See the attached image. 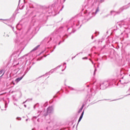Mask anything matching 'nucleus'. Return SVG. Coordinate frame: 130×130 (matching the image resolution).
I'll list each match as a JSON object with an SVG mask.
<instances>
[{
	"label": "nucleus",
	"mask_w": 130,
	"mask_h": 130,
	"mask_svg": "<svg viewBox=\"0 0 130 130\" xmlns=\"http://www.w3.org/2000/svg\"><path fill=\"white\" fill-rule=\"evenodd\" d=\"M99 12V7H98L95 10V14H97L98 12Z\"/></svg>",
	"instance_id": "obj_20"
},
{
	"label": "nucleus",
	"mask_w": 130,
	"mask_h": 130,
	"mask_svg": "<svg viewBox=\"0 0 130 130\" xmlns=\"http://www.w3.org/2000/svg\"><path fill=\"white\" fill-rule=\"evenodd\" d=\"M47 13L49 14V12L46 11L43 8H41L37 9L35 11L31 12L30 16H32V18L38 17L40 19H43V18H46L47 17Z\"/></svg>",
	"instance_id": "obj_2"
},
{
	"label": "nucleus",
	"mask_w": 130,
	"mask_h": 130,
	"mask_svg": "<svg viewBox=\"0 0 130 130\" xmlns=\"http://www.w3.org/2000/svg\"><path fill=\"white\" fill-rule=\"evenodd\" d=\"M84 13L85 14V18H86L87 20H90L93 17L92 13L88 10H85Z\"/></svg>",
	"instance_id": "obj_7"
},
{
	"label": "nucleus",
	"mask_w": 130,
	"mask_h": 130,
	"mask_svg": "<svg viewBox=\"0 0 130 130\" xmlns=\"http://www.w3.org/2000/svg\"><path fill=\"white\" fill-rule=\"evenodd\" d=\"M37 121H38V122H40V121L39 120V118L37 119Z\"/></svg>",
	"instance_id": "obj_39"
},
{
	"label": "nucleus",
	"mask_w": 130,
	"mask_h": 130,
	"mask_svg": "<svg viewBox=\"0 0 130 130\" xmlns=\"http://www.w3.org/2000/svg\"><path fill=\"white\" fill-rule=\"evenodd\" d=\"M31 8H34V7H30Z\"/></svg>",
	"instance_id": "obj_64"
},
{
	"label": "nucleus",
	"mask_w": 130,
	"mask_h": 130,
	"mask_svg": "<svg viewBox=\"0 0 130 130\" xmlns=\"http://www.w3.org/2000/svg\"><path fill=\"white\" fill-rule=\"evenodd\" d=\"M67 30H68V31H69V30H70V27H68Z\"/></svg>",
	"instance_id": "obj_45"
},
{
	"label": "nucleus",
	"mask_w": 130,
	"mask_h": 130,
	"mask_svg": "<svg viewBox=\"0 0 130 130\" xmlns=\"http://www.w3.org/2000/svg\"><path fill=\"white\" fill-rule=\"evenodd\" d=\"M9 26H10V27H11L12 28L13 31H14V32H15V30H14V27L12 26V25H10Z\"/></svg>",
	"instance_id": "obj_31"
},
{
	"label": "nucleus",
	"mask_w": 130,
	"mask_h": 130,
	"mask_svg": "<svg viewBox=\"0 0 130 130\" xmlns=\"http://www.w3.org/2000/svg\"><path fill=\"white\" fill-rule=\"evenodd\" d=\"M15 42L16 43V44L20 45L21 44V42H20V39L16 38L15 40Z\"/></svg>",
	"instance_id": "obj_13"
},
{
	"label": "nucleus",
	"mask_w": 130,
	"mask_h": 130,
	"mask_svg": "<svg viewBox=\"0 0 130 130\" xmlns=\"http://www.w3.org/2000/svg\"><path fill=\"white\" fill-rule=\"evenodd\" d=\"M84 106H85V105L83 104L82 106L78 111V113H81L82 112V111L83 110V109L84 108Z\"/></svg>",
	"instance_id": "obj_14"
},
{
	"label": "nucleus",
	"mask_w": 130,
	"mask_h": 130,
	"mask_svg": "<svg viewBox=\"0 0 130 130\" xmlns=\"http://www.w3.org/2000/svg\"><path fill=\"white\" fill-rule=\"evenodd\" d=\"M111 86V83L108 81H104L102 84L95 85L92 87V89H90V92L88 93L89 98H93L95 96V92H97L101 90H105L107 87Z\"/></svg>",
	"instance_id": "obj_1"
},
{
	"label": "nucleus",
	"mask_w": 130,
	"mask_h": 130,
	"mask_svg": "<svg viewBox=\"0 0 130 130\" xmlns=\"http://www.w3.org/2000/svg\"><path fill=\"white\" fill-rule=\"evenodd\" d=\"M98 68H99V65H98Z\"/></svg>",
	"instance_id": "obj_61"
},
{
	"label": "nucleus",
	"mask_w": 130,
	"mask_h": 130,
	"mask_svg": "<svg viewBox=\"0 0 130 130\" xmlns=\"http://www.w3.org/2000/svg\"><path fill=\"white\" fill-rule=\"evenodd\" d=\"M91 39H92V40L94 39V36H91Z\"/></svg>",
	"instance_id": "obj_38"
},
{
	"label": "nucleus",
	"mask_w": 130,
	"mask_h": 130,
	"mask_svg": "<svg viewBox=\"0 0 130 130\" xmlns=\"http://www.w3.org/2000/svg\"><path fill=\"white\" fill-rule=\"evenodd\" d=\"M25 120L26 121H28V119H26Z\"/></svg>",
	"instance_id": "obj_53"
},
{
	"label": "nucleus",
	"mask_w": 130,
	"mask_h": 130,
	"mask_svg": "<svg viewBox=\"0 0 130 130\" xmlns=\"http://www.w3.org/2000/svg\"><path fill=\"white\" fill-rule=\"evenodd\" d=\"M53 51H54V50H53L51 52H53Z\"/></svg>",
	"instance_id": "obj_57"
},
{
	"label": "nucleus",
	"mask_w": 130,
	"mask_h": 130,
	"mask_svg": "<svg viewBox=\"0 0 130 130\" xmlns=\"http://www.w3.org/2000/svg\"><path fill=\"white\" fill-rule=\"evenodd\" d=\"M128 95H130V93L129 94L127 95V96H128Z\"/></svg>",
	"instance_id": "obj_63"
},
{
	"label": "nucleus",
	"mask_w": 130,
	"mask_h": 130,
	"mask_svg": "<svg viewBox=\"0 0 130 130\" xmlns=\"http://www.w3.org/2000/svg\"><path fill=\"white\" fill-rule=\"evenodd\" d=\"M82 59H88V57H83Z\"/></svg>",
	"instance_id": "obj_34"
},
{
	"label": "nucleus",
	"mask_w": 130,
	"mask_h": 130,
	"mask_svg": "<svg viewBox=\"0 0 130 130\" xmlns=\"http://www.w3.org/2000/svg\"><path fill=\"white\" fill-rule=\"evenodd\" d=\"M18 64H19V63H18L16 64V66H18Z\"/></svg>",
	"instance_id": "obj_60"
},
{
	"label": "nucleus",
	"mask_w": 130,
	"mask_h": 130,
	"mask_svg": "<svg viewBox=\"0 0 130 130\" xmlns=\"http://www.w3.org/2000/svg\"><path fill=\"white\" fill-rule=\"evenodd\" d=\"M63 2H66V0H63Z\"/></svg>",
	"instance_id": "obj_59"
},
{
	"label": "nucleus",
	"mask_w": 130,
	"mask_h": 130,
	"mask_svg": "<svg viewBox=\"0 0 130 130\" xmlns=\"http://www.w3.org/2000/svg\"><path fill=\"white\" fill-rule=\"evenodd\" d=\"M64 71V70H62V72H63Z\"/></svg>",
	"instance_id": "obj_56"
},
{
	"label": "nucleus",
	"mask_w": 130,
	"mask_h": 130,
	"mask_svg": "<svg viewBox=\"0 0 130 130\" xmlns=\"http://www.w3.org/2000/svg\"><path fill=\"white\" fill-rule=\"evenodd\" d=\"M64 64H67V63L66 62H64L63 63V66H64Z\"/></svg>",
	"instance_id": "obj_44"
},
{
	"label": "nucleus",
	"mask_w": 130,
	"mask_h": 130,
	"mask_svg": "<svg viewBox=\"0 0 130 130\" xmlns=\"http://www.w3.org/2000/svg\"><path fill=\"white\" fill-rule=\"evenodd\" d=\"M54 72V71H53V70H51L50 71L46 73L45 75L46 76H47V75H51V74H53Z\"/></svg>",
	"instance_id": "obj_17"
},
{
	"label": "nucleus",
	"mask_w": 130,
	"mask_h": 130,
	"mask_svg": "<svg viewBox=\"0 0 130 130\" xmlns=\"http://www.w3.org/2000/svg\"><path fill=\"white\" fill-rule=\"evenodd\" d=\"M69 37V36H68V35H65L64 36H63V37H62V41H60L59 43H58V45H60V43H61L62 42H64V39H63V38H68Z\"/></svg>",
	"instance_id": "obj_10"
},
{
	"label": "nucleus",
	"mask_w": 130,
	"mask_h": 130,
	"mask_svg": "<svg viewBox=\"0 0 130 130\" xmlns=\"http://www.w3.org/2000/svg\"><path fill=\"white\" fill-rule=\"evenodd\" d=\"M42 114H43V116H45V117H46V116H47L48 114H49V113H47V111L46 112L43 111L42 112Z\"/></svg>",
	"instance_id": "obj_16"
},
{
	"label": "nucleus",
	"mask_w": 130,
	"mask_h": 130,
	"mask_svg": "<svg viewBox=\"0 0 130 130\" xmlns=\"http://www.w3.org/2000/svg\"><path fill=\"white\" fill-rule=\"evenodd\" d=\"M85 112V109H84L82 111V112L81 113V114L78 119V122L77 123V125L79 124V122H80V121H81V120H82V118H83V116H84V113Z\"/></svg>",
	"instance_id": "obj_9"
},
{
	"label": "nucleus",
	"mask_w": 130,
	"mask_h": 130,
	"mask_svg": "<svg viewBox=\"0 0 130 130\" xmlns=\"http://www.w3.org/2000/svg\"><path fill=\"white\" fill-rule=\"evenodd\" d=\"M20 2H21V0L19 1V4H18V5L20 4Z\"/></svg>",
	"instance_id": "obj_48"
},
{
	"label": "nucleus",
	"mask_w": 130,
	"mask_h": 130,
	"mask_svg": "<svg viewBox=\"0 0 130 130\" xmlns=\"http://www.w3.org/2000/svg\"><path fill=\"white\" fill-rule=\"evenodd\" d=\"M47 105H48V102H46V103L43 104V105H42V107H46Z\"/></svg>",
	"instance_id": "obj_18"
},
{
	"label": "nucleus",
	"mask_w": 130,
	"mask_h": 130,
	"mask_svg": "<svg viewBox=\"0 0 130 130\" xmlns=\"http://www.w3.org/2000/svg\"><path fill=\"white\" fill-rule=\"evenodd\" d=\"M64 128H61V129H60V130H64Z\"/></svg>",
	"instance_id": "obj_47"
},
{
	"label": "nucleus",
	"mask_w": 130,
	"mask_h": 130,
	"mask_svg": "<svg viewBox=\"0 0 130 130\" xmlns=\"http://www.w3.org/2000/svg\"><path fill=\"white\" fill-rule=\"evenodd\" d=\"M116 28H117L116 29H114V31H116V30H117V29H119V28H124L125 29H127V28H128V25L126 24V23L121 22L116 24Z\"/></svg>",
	"instance_id": "obj_5"
},
{
	"label": "nucleus",
	"mask_w": 130,
	"mask_h": 130,
	"mask_svg": "<svg viewBox=\"0 0 130 130\" xmlns=\"http://www.w3.org/2000/svg\"><path fill=\"white\" fill-rule=\"evenodd\" d=\"M38 105V104H37L36 105H35L34 106V109H35V108H36V106Z\"/></svg>",
	"instance_id": "obj_33"
},
{
	"label": "nucleus",
	"mask_w": 130,
	"mask_h": 130,
	"mask_svg": "<svg viewBox=\"0 0 130 130\" xmlns=\"http://www.w3.org/2000/svg\"><path fill=\"white\" fill-rule=\"evenodd\" d=\"M43 58V56H41V57L38 58L37 59V60H38V61H39V60H41Z\"/></svg>",
	"instance_id": "obj_24"
},
{
	"label": "nucleus",
	"mask_w": 130,
	"mask_h": 130,
	"mask_svg": "<svg viewBox=\"0 0 130 130\" xmlns=\"http://www.w3.org/2000/svg\"><path fill=\"white\" fill-rule=\"evenodd\" d=\"M105 47H106V45H104V46L103 47L102 49H105Z\"/></svg>",
	"instance_id": "obj_32"
},
{
	"label": "nucleus",
	"mask_w": 130,
	"mask_h": 130,
	"mask_svg": "<svg viewBox=\"0 0 130 130\" xmlns=\"http://www.w3.org/2000/svg\"><path fill=\"white\" fill-rule=\"evenodd\" d=\"M5 71V69H2L0 71V75H2L3 74V72Z\"/></svg>",
	"instance_id": "obj_25"
},
{
	"label": "nucleus",
	"mask_w": 130,
	"mask_h": 130,
	"mask_svg": "<svg viewBox=\"0 0 130 130\" xmlns=\"http://www.w3.org/2000/svg\"><path fill=\"white\" fill-rule=\"evenodd\" d=\"M23 78L24 75H22L21 77H18L16 79H15V82H16V83H19L20 81H21V80H22V79H23Z\"/></svg>",
	"instance_id": "obj_11"
},
{
	"label": "nucleus",
	"mask_w": 130,
	"mask_h": 130,
	"mask_svg": "<svg viewBox=\"0 0 130 130\" xmlns=\"http://www.w3.org/2000/svg\"><path fill=\"white\" fill-rule=\"evenodd\" d=\"M61 29H63V26L60 27L58 31H54L49 37L45 38L44 42H46L48 44L51 41H54L55 42L57 41L58 39H60V36L58 34V31H60Z\"/></svg>",
	"instance_id": "obj_3"
},
{
	"label": "nucleus",
	"mask_w": 130,
	"mask_h": 130,
	"mask_svg": "<svg viewBox=\"0 0 130 130\" xmlns=\"http://www.w3.org/2000/svg\"><path fill=\"white\" fill-rule=\"evenodd\" d=\"M25 102H27V101H26L25 102H24L23 103V104H24V103H25Z\"/></svg>",
	"instance_id": "obj_49"
},
{
	"label": "nucleus",
	"mask_w": 130,
	"mask_h": 130,
	"mask_svg": "<svg viewBox=\"0 0 130 130\" xmlns=\"http://www.w3.org/2000/svg\"><path fill=\"white\" fill-rule=\"evenodd\" d=\"M47 112V113H49V114L50 113H52V112H53V107L52 106L48 107Z\"/></svg>",
	"instance_id": "obj_8"
},
{
	"label": "nucleus",
	"mask_w": 130,
	"mask_h": 130,
	"mask_svg": "<svg viewBox=\"0 0 130 130\" xmlns=\"http://www.w3.org/2000/svg\"><path fill=\"white\" fill-rule=\"evenodd\" d=\"M94 34H95V36L97 37V35H99L100 32H99V31H95L94 32Z\"/></svg>",
	"instance_id": "obj_22"
},
{
	"label": "nucleus",
	"mask_w": 130,
	"mask_h": 130,
	"mask_svg": "<svg viewBox=\"0 0 130 130\" xmlns=\"http://www.w3.org/2000/svg\"><path fill=\"white\" fill-rule=\"evenodd\" d=\"M39 47H40V45H38L37 46H36L35 48H34L30 52H33V51H36V50H37V49H38V48H39Z\"/></svg>",
	"instance_id": "obj_15"
},
{
	"label": "nucleus",
	"mask_w": 130,
	"mask_h": 130,
	"mask_svg": "<svg viewBox=\"0 0 130 130\" xmlns=\"http://www.w3.org/2000/svg\"><path fill=\"white\" fill-rule=\"evenodd\" d=\"M96 72H97V69L95 68V70L93 73V76H95V75H96Z\"/></svg>",
	"instance_id": "obj_23"
},
{
	"label": "nucleus",
	"mask_w": 130,
	"mask_h": 130,
	"mask_svg": "<svg viewBox=\"0 0 130 130\" xmlns=\"http://www.w3.org/2000/svg\"><path fill=\"white\" fill-rule=\"evenodd\" d=\"M27 73H28V70H26L25 71V72H24V74L23 75V76H24V77H25V76L26 75V74H27Z\"/></svg>",
	"instance_id": "obj_27"
},
{
	"label": "nucleus",
	"mask_w": 130,
	"mask_h": 130,
	"mask_svg": "<svg viewBox=\"0 0 130 130\" xmlns=\"http://www.w3.org/2000/svg\"><path fill=\"white\" fill-rule=\"evenodd\" d=\"M44 56V57H46L47 56V55H45Z\"/></svg>",
	"instance_id": "obj_52"
},
{
	"label": "nucleus",
	"mask_w": 130,
	"mask_h": 130,
	"mask_svg": "<svg viewBox=\"0 0 130 130\" xmlns=\"http://www.w3.org/2000/svg\"><path fill=\"white\" fill-rule=\"evenodd\" d=\"M128 8H129V6H123L122 7L120 8L118 11H111V14L112 15L114 13H115V14H114V16H115V15H119V14L122 13V12H123L124 10H127Z\"/></svg>",
	"instance_id": "obj_4"
},
{
	"label": "nucleus",
	"mask_w": 130,
	"mask_h": 130,
	"mask_svg": "<svg viewBox=\"0 0 130 130\" xmlns=\"http://www.w3.org/2000/svg\"><path fill=\"white\" fill-rule=\"evenodd\" d=\"M56 97H57V96H56V95L54 96V98H55Z\"/></svg>",
	"instance_id": "obj_51"
},
{
	"label": "nucleus",
	"mask_w": 130,
	"mask_h": 130,
	"mask_svg": "<svg viewBox=\"0 0 130 130\" xmlns=\"http://www.w3.org/2000/svg\"><path fill=\"white\" fill-rule=\"evenodd\" d=\"M37 117H37V116H34V117H32V120L33 121H34V118H35V119H36V118H37Z\"/></svg>",
	"instance_id": "obj_28"
},
{
	"label": "nucleus",
	"mask_w": 130,
	"mask_h": 130,
	"mask_svg": "<svg viewBox=\"0 0 130 130\" xmlns=\"http://www.w3.org/2000/svg\"><path fill=\"white\" fill-rule=\"evenodd\" d=\"M68 88H69L70 90H73V91H78V90L71 87V86H69Z\"/></svg>",
	"instance_id": "obj_19"
},
{
	"label": "nucleus",
	"mask_w": 130,
	"mask_h": 130,
	"mask_svg": "<svg viewBox=\"0 0 130 130\" xmlns=\"http://www.w3.org/2000/svg\"><path fill=\"white\" fill-rule=\"evenodd\" d=\"M16 29L19 30V31H21V30H22V25L19 23L17 24L16 25Z\"/></svg>",
	"instance_id": "obj_12"
},
{
	"label": "nucleus",
	"mask_w": 130,
	"mask_h": 130,
	"mask_svg": "<svg viewBox=\"0 0 130 130\" xmlns=\"http://www.w3.org/2000/svg\"><path fill=\"white\" fill-rule=\"evenodd\" d=\"M80 25V21L79 20H74L73 22V24L71 27H73V29H75L76 28L75 31H77V30L80 29L81 27H82V25H80L79 27H78Z\"/></svg>",
	"instance_id": "obj_6"
},
{
	"label": "nucleus",
	"mask_w": 130,
	"mask_h": 130,
	"mask_svg": "<svg viewBox=\"0 0 130 130\" xmlns=\"http://www.w3.org/2000/svg\"><path fill=\"white\" fill-rule=\"evenodd\" d=\"M60 67H61V65H59V66H58V68H60Z\"/></svg>",
	"instance_id": "obj_43"
},
{
	"label": "nucleus",
	"mask_w": 130,
	"mask_h": 130,
	"mask_svg": "<svg viewBox=\"0 0 130 130\" xmlns=\"http://www.w3.org/2000/svg\"><path fill=\"white\" fill-rule=\"evenodd\" d=\"M16 119H18V120H21V119H22V118H20V117H18L16 118Z\"/></svg>",
	"instance_id": "obj_30"
},
{
	"label": "nucleus",
	"mask_w": 130,
	"mask_h": 130,
	"mask_svg": "<svg viewBox=\"0 0 130 130\" xmlns=\"http://www.w3.org/2000/svg\"><path fill=\"white\" fill-rule=\"evenodd\" d=\"M56 47L55 46L54 47V49H55Z\"/></svg>",
	"instance_id": "obj_50"
},
{
	"label": "nucleus",
	"mask_w": 130,
	"mask_h": 130,
	"mask_svg": "<svg viewBox=\"0 0 130 130\" xmlns=\"http://www.w3.org/2000/svg\"><path fill=\"white\" fill-rule=\"evenodd\" d=\"M63 8V6L62 8L60 10V11H62Z\"/></svg>",
	"instance_id": "obj_42"
},
{
	"label": "nucleus",
	"mask_w": 130,
	"mask_h": 130,
	"mask_svg": "<svg viewBox=\"0 0 130 130\" xmlns=\"http://www.w3.org/2000/svg\"><path fill=\"white\" fill-rule=\"evenodd\" d=\"M24 107L26 108V107H27V105H24Z\"/></svg>",
	"instance_id": "obj_40"
},
{
	"label": "nucleus",
	"mask_w": 130,
	"mask_h": 130,
	"mask_svg": "<svg viewBox=\"0 0 130 130\" xmlns=\"http://www.w3.org/2000/svg\"><path fill=\"white\" fill-rule=\"evenodd\" d=\"M11 84L12 85H15V82L14 81H12Z\"/></svg>",
	"instance_id": "obj_35"
},
{
	"label": "nucleus",
	"mask_w": 130,
	"mask_h": 130,
	"mask_svg": "<svg viewBox=\"0 0 130 130\" xmlns=\"http://www.w3.org/2000/svg\"><path fill=\"white\" fill-rule=\"evenodd\" d=\"M80 53H79L78 54H77L76 55V56H75L74 57H72V60H73V59H74V58H75V57H76L77 56V55H79V54H80Z\"/></svg>",
	"instance_id": "obj_29"
},
{
	"label": "nucleus",
	"mask_w": 130,
	"mask_h": 130,
	"mask_svg": "<svg viewBox=\"0 0 130 130\" xmlns=\"http://www.w3.org/2000/svg\"><path fill=\"white\" fill-rule=\"evenodd\" d=\"M105 0H98V2L99 3H100V4H101V3H103V2H104Z\"/></svg>",
	"instance_id": "obj_26"
},
{
	"label": "nucleus",
	"mask_w": 130,
	"mask_h": 130,
	"mask_svg": "<svg viewBox=\"0 0 130 130\" xmlns=\"http://www.w3.org/2000/svg\"><path fill=\"white\" fill-rule=\"evenodd\" d=\"M5 108H8V103H7V102H5Z\"/></svg>",
	"instance_id": "obj_21"
},
{
	"label": "nucleus",
	"mask_w": 130,
	"mask_h": 130,
	"mask_svg": "<svg viewBox=\"0 0 130 130\" xmlns=\"http://www.w3.org/2000/svg\"><path fill=\"white\" fill-rule=\"evenodd\" d=\"M44 75H42V76L39 77H38V79H39V78H42V77H44Z\"/></svg>",
	"instance_id": "obj_36"
},
{
	"label": "nucleus",
	"mask_w": 130,
	"mask_h": 130,
	"mask_svg": "<svg viewBox=\"0 0 130 130\" xmlns=\"http://www.w3.org/2000/svg\"><path fill=\"white\" fill-rule=\"evenodd\" d=\"M43 52H44V51L41 52L39 54V55H40L41 54H42V53H43Z\"/></svg>",
	"instance_id": "obj_37"
},
{
	"label": "nucleus",
	"mask_w": 130,
	"mask_h": 130,
	"mask_svg": "<svg viewBox=\"0 0 130 130\" xmlns=\"http://www.w3.org/2000/svg\"><path fill=\"white\" fill-rule=\"evenodd\" d=\"M91 63H92V64H94V62L93 61H91Z\"/></svg>",
	"instance_id": "obj_41"
},
{
	"label": "nucleus",
	"mask_w": 130,
	"mask_h": 130,
	"mask_svg": "<svg viewBox=\"0 0 130 130\" xmlns=\"http://www.w3.org/2000/svg\"><path fill=\"white\" fill-rule=\"evenodd\" d=\"M105 100V101H107V100H107V99H105V100Z\"/></svg>",
	"instance_id": "obj_58"
},
{
	"label": "nucleus",
	"mask_w": 130,
	"mask_h": 130,
	"mask_svg": "<svg viewBox=\"0 0 130 130\" xmlns=\"http://www.w3.org/2000/svg\"><path fill=\"white\" fill-rule=\"evenodd\" d=\"M72 32H73V33H75V31H73Z\"/></svg>",
	"instance_id": "obj_62"
},
{
	"label": "nucleus",
	"mask_w": 130,
	"mask_h": 130,
	"mask_svg": "<svg viewBox=\"0 0 130 130\" xmlns=\"http://www.w3.org/2000/svg\"><path fill=\"white\" fill-rule=\"evenodd\" d=\"M4 75H5V72L2 74V77H3Z\"/></svg>",
	"instance_id": "obj_46"
},
{
	"label": "nucleus",
	"mask_w": 130,
	"mask_h": 130,
	"mask_svg": "<svg viewBox=\"0 0 130 130\" xmlns=\"http://www.w3.org/2000/svg\"><path fill=\"white\" fill-rule=\"evenodd\" d=\"M14 105H16V106H17V104H16V103H14Z\"/></svg>",
	"instance_id": "obj_54"
},
{
	"label": "nucleus",
	"mask_w": 130,
	"mask_h": 130,
	"mask_svg": "<svg viewBox=\"0 0 130 130\" xmlns=\"http://www.w3.org/2000/svg\"><path fill=\"white\" fill-rule=\"evenodd\" d=\"M46 129H48V127H47Z\"/></svg>",
	"instance_id": "obj_55"
}]
</instances>
